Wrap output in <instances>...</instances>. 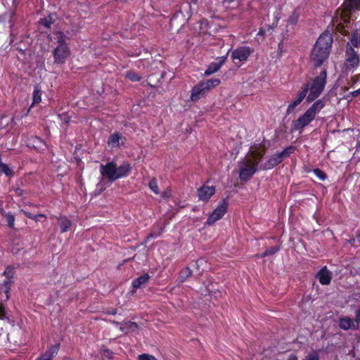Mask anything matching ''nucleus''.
Segmentation results:
<instances>
[{
	"instance_id": "obj_35",
	"label": "nucleus",
	"mask_w": 360,
	"mask_h": 360,
	"mask_svg": "<svg viewBox=\"0 0 360 360\" xmlns=\"http://www.w3.org/2000/svg\"><path fill=\"white\" fill-rule=\"evenodd\" d=\"M22 212L30 219H37V218L38 217H44L46 218V215L45 214H37V215H32L30 212H26V211H24V210H22Z\"/></svg>"
},
{
	"instance_id": "obj_34",
	"label": "nucleus",
	"mask_w": 360,
	"mask_h": 360,
	"mask_svg": "<svg viewBox=\"0 0 360 360\" xmlns=\"http://www.w3.org/2000/svg\"><path fill=\"white\" fill-rule=\"evenodd\" d=\"M304 360H319V355L316 352H311L306 356Z\"/></svg>"
},
{
	"instance_id": "obj_4",
	"label": "nucleus",
	"mask_w": 360,
	"mask_h": 360,
	"mask_svg": "<svg viewBox=\"0 0 360 360\" xmlns=\"http://www.w3.org/2000/svg\"><path fill=\"white\" fill-rule=\"evenodd\" d=\"M131 169L130 165L127 162L123 163L120 167H117L113 162L100 165V172L102 176L108 179L111 182L127 176Z\"/></svg>"
},
{
	"instance_id": "obj_12",
	"label": "nucleus",
	"mask_w": 360,
	"mask_h": 360,
	"mask_svg": "<svg viewBox=\"0 0 360 360\" xmlns=\"http://www.w3.org/2000/svg\"><path fill=\"white\" fill-rule=\"evenodd\" d=\"M215 191L214 186L205 184L198 189L197 193L200 200L207 202L215 193Z\"/></svg>"
},
{
	"instance_id": "obj_38",
	"label": "nucleus",
	"mask_w": 360,
	"mask_h": 360,
	"mask_svg": "<svg viewBox=\"0 0 360 360\" xmlns=\"http://www.w3.org/2000/svg\"><path fill=\"white\" fill-rule=\"evenodd\" d=\"M354 155L357 158H360V140L358 141L356 147V150L354 152Z\"/></svg>"
},
{
	"instance_id": "obj_14",
	"label": "nucleus",
	"mask_w": 360,
	"mask_h": 360,
	"mask_svg": "<svg viewBox=\"0 0 360 360\" xmlns=\"http://www.w3.org/2000/svg\"><path fill=\"white\" fill-rule=\"evenodd\" d=\"M225 214V205L221 204L217 207L209 216L207 223L212 224L217 220L220 219Z\"/></svg>"
},
{
	"instance_id": "obj_32",
	"label": "nucleus",
	"mask_w": 360,
	"mask_h": 360,
	"mask_svg": "<svg viewBox=\"0 0 360 360\" xmlns=\"http://www.w3.org/2000/svg\"><path fill=\"white\" fill-rule=\"evenodd\" d=\"M53 19L51 15H49L46 18H42L40 20V23L46 27H50L51 25L53 23Z\"/></svg>"
},
{
	"instance_id": "obj_8",
	"label": "nucleus",
	"mask_w": 360,
	"mask_h": 360,
	"mask_svg": "<svg viewBox=\"0 0 360 360\" xmlns=\"http://www.w3.org/2000/svg\"><path fill=\"white\" fill-rule=\"evenodd\" d=\"M221 81L217 78L205 79L195 85L191 89V99L192 101H198L205 96L210 91L220 84Z\"/></svg>"
},
{
	"instance_id": "obj_52",
	"label": "nucleus",
	"mask_w": 360,
	"mask_h": 360,
	"mask_svg": "<svg viewBox=\"0 0 360 360\" xmlns=\"http://www.w3.org/2000/svg\"><path fill=\"white\" fill-rule=\"evenodd\" d=\"M17 192H18L19 194H21L22 191H21L20 189H18V190H17Z\"/></svg>"
},
{
	"instance_id": "obj_30",
	"label": "nucleus",
	"mask_w": 360,
	"mask_h": 360,
	"mask_svg": "<svg viewBox=\"0 0 360 360\" xmlns=\"http://www.w3.org/2000/svg\"><path fill=\"white\" fill-rule=\"evenodd\" d=\"M298 19L299 13L296 11H295L288 18V22L291 25H295L297 22Z\"/></svg>"
},
{
	"instance_id": "obj_23",
	"label": "nucleus",
	"mask_w": 360,
	"mask_h": 360,
	"mask_svg": "<svg viewBox=\"0 0 360 360\" xmlns=\"http://www.w3.org/2000/svg\"><path fill=\"white\" fill-rule=\"evenodd\" d=\"M58 221L62 233L68 231L72 225L71 221L65 217L60 218Z\"/></svg>"
},
{
	"instance_id": "obj_6",
	"label": "nucleus",
	"mask_w": 360,
	"mask_h": 360,
	"mask_svg": "<svg viewBox=\"0 0 360 360\" xmlns=\"http://www.w3.org/2000/svg\"><path fill=\"white\" fill-rule=\"evenodd\" d=\"M262 155L252 152L251 157L243 159L239 165V178L243 181H248L256 172Z\"/></svg>"
},
{
	"instance_id": "obj_7",
	"label": "nucleus",
	"mask_w": 360,
	"mask_h": 360,
	"mask_svg": "<svg viewBox=\"0 0 360 360\" xmlns=\"http://www.w3.org/2000/svg\"><path fill=\"white\" fill-rule=\"evenodd\" d=\"M57 46L53 51L54 63L57 64H63L70 56V49L67 44L68 37L62 32L56 33Z\"/></svg>"
},
{
	"instance_id": "obj_33",
	"label": "nucleus",
	"mask_w": 360,
	"mask_h": 360,
	"mask_svg": "<svg viewBox=\"0 0 360 360\" xmlns=\"http://www.w3.org/2000/svg\"><path fill=\"white\" fill-rule=\"evenodd\" d=\"M101 356L103 359L110 360L112 359L113 353L110 349H105L102 351Z\"/></svg>"
},
{
	"instance_id": "obj_13",
	"label": "nucleus",
	"mask_w": 360,
	"mask_h": 360,
	"mask_svg": "<svg viewBox=\"0 0 360 360\" xmlns=\"http://www.w3.org/2000/svg\"><path fill=\"white\" fill-rule=\"evenodd\" d=\"M339 326L340 328L347 330L349 329L356 330L359 328V323L356 320H353L348 316H344L340 319Z\"/></svg>"
},
{
	"instance_id": "obj_26",
	"label": "nucleus",
	"mask_w": 360,
	"mask_h": 360,
	"mask_svg": "<svg viewBox=\"0 0 360 360\" xmlns=\"http://www.w3.org/2000/svg\"><path fill=\"white\" fill-rule=\"evenodd\" d=\"M149 188L151 191H153L155 194H159L160 191L158 185L157 180L153 178L150 182H149Z\"/></svg>"
},
{
	"instance_id": "obj_21",
	"label": "nucleus",
	"mask_w": 360,
	"mask_h": 360,
	"mask_svg": "<svg viewBox=\"0 0 360 360\" xmlns=\"http://www.w3.org/2000/svg\"><path fill=\"white\" fill-rule=\"evenodd\" d=\"M149 276L148 274H145L140 277L134 279L132 282V286L134 289L139 288L143 285L146 284L149 280Z\"/></svg>"
},
{
	"instance_id": "obj_49",
	"label": "nucleus",
	"mask_w": 360,
	"mask_h": 360,
	"mask_svg": "<svg viewBox=\"0 0 360 360\" xmlns=\"http://www.w3.org/2000/svg\"><path fill=\"white\" fill-rule=\"evenodd\" d=\"M116 313H117V310L116 309H113V310H112L111 311L109 312L110 314H112V315L116 314Z\"/></svg>"
},
{
	"instance_id": "obj_18",
	"label": "nucleus",
	"mask_w": 360,
	"mask_h": 360,
	"mask_svg": "<svg viewBox=\"0 0 360 360\" xmlns=\"http://www.w3.org/2000/svg\"><path fill=\"white\" fill-rule=\"evenodd\" d=\"M224 59L223 57H221L219 60H218L217 61H214L213 63H212L208 68L206 70V71L205 72V75L206 76H209L212 74H214L217 71L219 70V69L221 68V66L222 65V64L224 63Z\"/></svg>"
},
{
	"instance_id": "obj_27",
	"label": "nucleus",
	"mask_w": 360,
	"mask_h": 360,
	"mask_svg": "<svg viewBox=\"0 0 360 360\" xmlns=\"http://www.w3.org/2000/svg\"><path fill=\"white\" fill-rule=\"evenodd\" d=\"M126 77L132 82H137L141 79V76L136 74L135 72L129 71L126 74Z\"/></svg>"
},
{
	"instance_id": "obj_29",
	"label": "nucleus",
	"mask_w": 360,
	"mask_h": 360,
	"mask_svg": "<svg viewBox=\"0 0 360 360\" xmlns=\"http://www.w3.org/2000/svg\"><path fill=\"white\" fill-rule=\"evenodd\" d=\"M279 250V248L277 246H272L269 248V249L266 250L262 254V257H266L269 255H271L277 252Z\"/></svg>"
},
{
	"instance_id": "obj_3",
	"label": "nucleus",
	"mask_w": 360,
	"mask_h": 360,
	"mask_svg": "<svg viewBox=\"0 0 360 360\" xmlns=\"http://www.w3.org/2000/svg\"><path fill=\"white\" fill-rule=\"evenodd\" d=\"M327 78V71L326 69L321 70L320 74L314 78H311L306 84L302 91H306L307 101L308 103L312 102L316 99L323 92Z\"/></svg>"
},
{
	"instance_id": "obj_53",
	"label": "nucleus",
	"mask_w": 360,
	"mask_h": 360,
	"mask_svg": "<svg viewBox=\"0 0 360 360\" xmlns=\"http://www.w3.org/2000/svg\"><path fill=\"white\" fill-rule=\"evenodd\" d=\"M113 323H115L116 326H119L120 323L118 322H116V321H113Z\"/></svg>"
},
{
	"instance_id": "obj_46",
	"label": "nucleus",
	"mask_w": 360,
	"mask_h": 360,
	"mask_svg": "<svg viewBox=\"0 0 360 360\" xmlns=\"http://www.w3.org/2000/svg\"><path fill=\"white\" fill-rule=\"evenodd\" d=\"M266 31L264 28H260L259 31L258 32L257 36H263L265 34Z\"/></svg>"
},
{
	"instance_id": "obj_25",
	"label": "nucleus",
	"mask_w": 360,
	"mask_h": 360,
	"mask_svg": "<svg viewBox=\"0 0 360 360\" xmlns=\"http://www.w3.org/2000/svg\"><path fill=\"white\" fill-rule=\"evenodd\" d=\"M0 172L4 173L6 176H10L13 175V171L6 164L0 162Z\"/></svg>"
},
{
	"instance_id": "obj_28",
	"label": "nucleus",
	"mask_w": 360,
	"mask_h": 360,
	"mask_svg": "<svg viewBox=\"0 0 360 360\" xmlns=\"http://www.w3.org/2000/svg\"><path fill=\"white\" fill-rule=\"evenodd\" d=\"M313 172L316 175V176L321 181H324L327 178V175L326 174V173L319 168L314 169L313 170Z\"/></svg>"
},
{
	"instance_id": "obj_17",
	"label": "nucleus",
	"mask_w": 360,
	"mask_h": 360,
	"mask_svg": "<svg viewBox=\"0 0 360 360\" xmlns=\"http://www.w3.org/2000/svg\"><path fill=\"white\" fill-rule=\"evenodd\" d=\"M316 278L322 285H328L331 281V273L326 266L322 268L316 274Z\"/></svg>"
},
{
	"instance_id": "obj_42",
	"label": "nucleus",
	"mask_w": 360,
	"mask_h": 360,
	"mask_svg": "<svg viewBox=\"0 0 360 360\" xmlns=\"http://www.w3.org/2000/svg\"><path fill=\"white\" fill-rule=\"evenodd\" d=\"M172 195V193H171V191H165L164 193H162V198H170V196Z\"/></svg>"
},
{
	"instance_id": "obj_47",
	"label": "nucleus",
	"mask_w": 360,
	"mask_h": 360,
	"mask_svg": "<svg viewBox=\"0 0 360 360\" xmlns=\"http://www.w3.org/2000/svg\"><path fill=\"white\" fill-rule=\"evenodd\" d=\"M274 18H275V20H276V22H274V23H273V25H272V26L269 27V29H273V28H274V27H275V26L276 25V24H277V22H278V19H279V18H278L277 15H275V16H274Z\"/></svg>"
},
{
	"instance_id": "obj_11",
	"label": "nucleus",
	"mask_w": 360,
	"mask_h": 360,
	"mask_svg": "<svg viewBox=\"0 0 360 360\" xmlns=\"http://www.w3.org/2000/svg\"><path fill=\"white\" fill-rule=\"evenodd\" d=\"M347 58L345 62L346 70L353 71L359 63V56L352 47L347 48Z\"/></svg>"
},
{
	"instance_id": "obj_24",
	"label": "nucleus",
	"mask_w": 360,
	"mask_h": 360,
	"mask_svg": "<svg viewBox=\"0 0 360 360\" xmlns=\"http://www.w3.org/2000/svg\"><path fill=\"white\" fill-rule=\"evenodd\" d=\"M41 101V91L40 88L38 86H36L34 87V91H33V103L32 106L34 104L39 103Z\"/></svg>"
},
{
	"instance_id": "obj_9",
	"label": "nucleus",
	"mask_w": 360,
	"mask_h": 360,
	"mask_svg": "<svg viewBox=\"0 0 360 360\" xmlns=\"http://www.w3.org/2000/svg\"><path fill=\"white\" fill-rule=\"evenodd\" d=\"M295 148L293 146H289L285 148L283 151L277 153L269 158V159L264 163V169H271L276 167L278 164L283 162V160L289 157L290 154L294 153Z\"/></svg>"
},
{
	"instance_id": "obj_41",
	"label": "nucleus",
	"mask_w": 360,
	"mask_h": 360,
	"mask_svg": "<svg viewBox=\"0 0 360 360\" xmlns=\"http://www.w3.org/2000/svg\"><path fill=\"white\" fill-rule=\"evenodd\" d=\"M5 316L4 307L2 304H0V319H2Z\"/></svg>"
},
{
	"instance_id": "obj_22",
	"label": "nucleus",
	"mask_w": 360,
	"mask_h": 360,
	"mask_svg": "<svg viewBox=\"0 0 360 360\" xmlns=\"http://www.w3.org/2000/svg\"><path fill=\"white\" fill-rule=\"evenodd\" d=\"M137 329V325L134 322L127 321L125 322L123 326H120V330L124 333H128L129 331H134Z\"/></svg>"
},
{
	"instance_id": "obj_45",
	"label": "nucleus",
	"mask_w": 360,
	"mask_h": 360,
	"mask_svg": "<svg viewBox=\"0 0 360 360\" xmlns=\"http://www.w3.org/2000/svg\"><path fill=\"white\" fill-rule=\"evenodd\" d=\"M352 80L354 83L360 81V74L356 75L352 77Z\"/></svg>"
},
{
	"instance_id": "obj_20",
	"label": "nucleus",
	"mask_w": 360,
	"mask_h": 360,
	"mask_svg": "<svg viewBox=\"0 0 360 360\" xmlns=\"http://www.w3.org/2000/svg\"><path fill=\"white\" fill-rule=\"evenodd\" d=\"M122 139V136L117 134V133H115V134H112L108 139V146L110 148H117L120 146V140Z\"/></svg>"
},
{
	"instance_id": "obj_54",
	"label": "nucleus",
	"mask_w": 360,
	"mask_h": 360,
	"mask_svg": "<svg viewBox=\"0 0 360 360\" xmlns=\"http://www.w3.org/2000/svg\"><path fill=\"white\" fill-rule=\"evenodd\" d=\"M160 233H157V234H155V236H160Z\"/></svg>"
},
{
	"instance_id": "obj_40",
	"label": "nucleus",
	"mask_w": 360,
	"mask_h": 360,
	"mask_svg": "<svg viewBox=\"0 0 360 360\" xmlns=\"http://www.w3.org/2000/svg\"><path fill=\"white\" fill-rule=\"evenodd\" d=\"M355 319L356 320V322H358V323L359 324V323H360V305L359 306L358 309L356 311Z\"/></svg>"
},
{
	"instance_id": "obj_1",
	"label": "nucleus",
	"mask_w": 360,
	"mask_h": 360,
	"mask_svg": "<svg viewBox=\"0 0 360 360\" xmlns=\"http://www.w3.org/2000/svg\"><path fill=\"white\" fill-rule=\"evenodd\" d=\"M333 44V37L329 32L322 33L316 41L310 58L316 67L321 66L328 58Z\"/></svg>"
},
{
	"instance_id": "obj_36",
	"label": "nucleus",
	"mask_w": 360,
	"mask_h": 360,
	"mask_svg": "<svg viewBox=\"0 0 360 360\" xmlns=\"http://www.w3.org/2000/svg\"><path fill=\"white\" fill-rule=\"evenodd\" d=\"M138 360H158V359H155L152 355H149V354H143L139 355Z\"/></svg>"
},
{
	"instance_id": "obj_50",
	"label": "nucleus",
	"mask_w": 360,
	"mask_h": 360,
	"mask_svg": "<svg viewBox=\"0 0 360 360\" xmlns=\"http://www.w3.org/2000/svg\"><path fill=\"white\" fill-rule=\"evenodd\" d=\"M278 50L281 52L282 51V44L281 43L278 44Z\"/></svg>"
},
{
	"instance_id": "obj_19",
	"label": "nucleus",
	"mask_w": 360,
	"mask_h": 360,
	"mask_svg": "<svg viewBox=\"0 0 360 360\" xmlns=\"http://www.w3.org/2000/svg\"><path fill=\"white\" fill-rule=\"evenodd\" d=\"M58 346L54 345L50 347L37 360H51L58 352Z\"/></svg>"
},
{
	"instance_id": "obj_5",
	"label": "nucleus",
	"mask_w": 360,
	"mask_h": 360,
	"mask_svg": "<svg viewBox=\"0 0 360 360\" xmlns=\"http://www.w3.org/2000/svg\"><path fill=\"white\" fill-rule=\"evenodd\" d=\"M360 8V0H345L341 8L337 10L335 20L338 25L347 24L354 20V13Z\"/></svg>"
},
{
	"instance_id": "obj_10",
	"label": "nucleus",
	"mask_w": 360,
	"mask_h": 360,
	"mask_svg": "<svg viewBox=\"0 0 360 360\" xmlns=\"http://www.w3.org/2000/svg\"><path fill=\"white\" fill-rule=\"evenodd\" d=\"M253 49L247 46H242L234 49L231 53L233 62L237 67L241 66L247 61Z\"/></svg>"
},
{
	"instance_id": "obj_48",
	"label": "nucleus",
	"mask_w": 360,
	"mask_h": 360,
	"mask_svg": "<svg viewBox=\"0 0 360 360\" xmlns=\"http://www.w3.org/2000/svg\"><path fill=\"white\" fill-rule=\"evenodd\" d=\"M288 360H298V359H297V357L295 355H294V354H291V355L289 356V358H288Z\"/></svg>"
},
{
	"instance_id": "obj_16",
	"label": "nucleus",
	"mask_w": 360,
	"mask_h": 360,
	"mask_svg": "<svg viewBox=\"0 0 360 360\" xmlns=\"http://www.w3.org/2000/svg\"><path fill=\"white\" fill-rule=\"evenodd\" d=\"M305 97H307L306 91L302 90L297 97L288 105L286 110V115H289L291 114L294 111L295 108L302 102Z\"/></svg>"
},
{
	"instance_id": "obj_43",
	"label": "nucleus",
	"mask_w": 360,
	"mask_h": 360,
	"mask_svg": "<svg viewBox=\"0 0 360 360\" xmlns=\"http://www.w3.org/2000/svg\"><path fill=\"white\" fill-rule=\"evenodd\" d=\"M350 94L352 97H356L360 94V88L357 90L353 91L350 92Z\"/></svg>"
},
{
	"instance_id": "obj_44",
	"label": "nucleus",
	"mask_w": 360,
	"mask_h": 360,
	"mask_svg": "<svg viewBox=\"0 0 360 360\" xmlns=\"http://www.w3.org/2000/svg\"><path fill=\"white\" fill-rule=\"evenodd\" d=\"M356 240H357L360 244V230L357 233L356 238L352 239L350 241H351V243H354L356 241Z\"/></svg>"
},
{
	"instance_id": "obj_2",
	"label": "nucleus",
	"mask_w": 360,
	"mask_h": 360,
	"mask_svg": "<svg viewBox=\"0 0 360 360\" xmlns=\"http://www.w3.org/2000/svg\"><path fill=\"white\" fill-rule=\"evenodd\" d=\"M326 106V102L322 99L316 101L306 112L292 123V131H301L309 125L316 117V115Z\"/></svg>"
},
{
	"instance_id": "obj_51",
	"label": "nucleus",
	"mask_w": 360,
	"mask_h": 360,
	"mask_svg": "<svg viewBox=\"0 0 360 360\" xmlns=\"http://www.w3.org/2000/svg\"><path fill=\"white\" fill-rule=\"evenodd\" d=\"M153 237H154V235H153V233H151V234H150V235L148 236V238H153Z\"/></svg>"
},
{
	"instance_id": "obj_31",
	"label": "nucleus",
	"mask_w": 360,
	"mask_h": 360,
	"mask_svg": "<svg viewBox=\"0 0 360 360\" xmlns=\"http://www.w3.org/2000/svg\"><path fill=\"white\" fill-rule=\"evenodd\" d=\"M5 217L6 218L8 226L10 228H13L14 227V224H15V217H14V216L13 214H11V213H6L5 214Z\"/></svg>"
},
{
	"instance_id": "obj_37",
	"label": "nucleus",
	"mask_w": 360,
	"mask_h": 360,
	"mask_svg": "<svg viewBox=\"0 0 360 360\" xmlns=\"http://www.w3.org/2000/svg\"><path fill=\"white\" fill-rule=\"evenodd\" d=\"M191 275V271L189 268H186L184 269L180 274V278L182 279H185L186 278L190 276Z\"/></svg>"
},
{
	"instance_id": "obj_15",
	"label": "nucleus",
	"mask_w": 360,
	"mask_h": 360,
	"mask_svg": "<svg viewBox=\"0 0 360 360\" xmlns=\"http://www.w3.org/2000/svg\"><path fill=\"white\" fill-rule=\"evenodd\" d=\"M4 275L6 276V280H5L4 281V285L6 287V300H8L9 299V290H10V287H11V285L12 283V278L13 277V269L11 266H8L6 267V269H5V271H4Z\"/></svg>"
},
{
	"instance_id": "obj_39",
	"label": "nucleus",
	"mask_w": 360,
	"mask_h": 360,
	"mask_svg": "<svg viewBox=\"0 0 360 360\" xmlns=\"http://www.w3.org/2000/svg\"><path fill=\"white\" fill-rule=\"evenodd\" d=\"M231 4L233 3V5L232 6V8H235L239 6V0H226V4Z\"/></svg>"
}]
</instances>
